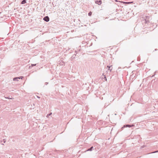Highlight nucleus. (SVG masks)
<instances>
[{"instance_id": "4be33fe9", "label": "nucleus", "mask_w": 158, "mask_h": 158, "mask_svg": "<svg viewBox=\"0 0 158 158\" xmlns=\"http://www.w3.org/2000/svg\"><path fill=\"white\" fill-rule=\"evenodd\" d=\"M116 2H118V1L117 0H116L115 1Z\"/></svg>"}, {"instance_id": "39448f33", "label": "nucleus", "mask_w": 158, "mask_h": 158, "mask_svg": "<svg viewBox=\"0 0 158 158\" xmlns=\"http://www.w3.org/2000/svg\"><path fill=\"white\" fill-rule=\"evenodd\" d=\"M94 149V147L93 146L91 147L90 148L88 149L86 151H92Z\"/></svg>"}, {"instance_id": "9b49d317", "label": "nucleus", "mask_w": 158, "mask_h": 158, "mask_svg": "<svg viewBox=\"0 0 158 158\" xmlns=\"http://www.w3.org/2000/svg\"><path fill=\"white\" fill-rule=\"evenodd\" d=\"M107 68H108V70H110V71H111V69H110V67L109 66H107Z\"/></svg>"}, {"instance_id": "0eeeda50", "label": "nucleus", "mask_w": 158, "mask_h": 158, "mask_svg": "<svg viewBox=\"0 0 158 158\" xmlns=\"http://www.w3.org/2000/svg\"><path fill=\"white\" fill-rule=\"evenodd\" d=\"M26 3V0H23L21 2V4H24Z\"/></svg>"}, {"instance_id": "1a4fd4ad", "label": "nucleus", "mask_w": 158, "mask_h": 158, "mask_svg": "<svg viewBox=\"0 0 158 158\" xmlns=\"http://www.w3.org/2000/svg\"><path fill=\"white\" fill-rule=\"evenodd\" d=\"M92 12L91 11H90L88 13V15L89 16H91L92 15Z\"/></svg>"}, {"instance_id": "f257e3e1", "label": "nucleus", "mask_w": 158, "mask_h": 158, "mask_svg": "<svg viewBox=\"0 0 158 158\" xmlns=\"http://www.w3.org/2000/svg\"><path fill=\"white\" fill-rule=\"evenodd\" d=\"M151 19L152 18L151 17H149L145 15H144L142 18L141 20L142 21H143L144 23H150V21Z\"/></svg>"}, {"instance_id": "7ed1b4c3", "label": "nucleus", "mask_w": 158, "mask_h": 158, "mask_svg": "<svg viewBox=\"0 0 158 158\" xmlns=\"http://www.w3.org/2000/svg\"><path fill=\"white\" fill-rule=\"evenodd\" d=\"M44 21L46 22H48L49 21V18L48 16H46L43 19Z\"/></svg>"}, {"instance_id": "5701e85b", "label": "nucleus", "mask_w": 158, "mask_h": 158, "mask_svg": "<svg viewBox=\"0 0 158 158\" xmlns=\"http://www.w3.org/2000/svg\"><path fill=\"white\" fill-rule=\"evenodd\" d=\"M52 114V113H51L50 114V115H51V114Z\"/></svg>"}, {"instance_id": "6e6552de", "label": "nucleus", "mask_w": 158, "mask_h": 158, "mask_svg": "<svg viewBox=\"0 0 158 158\" xmlns=\"http://www.w3.org/2000/svg\"><path fill=\"white\" fill-rule=\"evenodd\" d=\"M122 2L123 4H130V3H129V2Z\"/></svg>"}, {"instance_id": "ddd939ff", "label": "nucleus", "mask_w": 158, "mask_h": 158, "mask_svg": "<svg viewBox=\"0 0 158 158\" xmlns=\"http://www.w3.org/2000/svg\"><path fill=\"white\" fill-rule=\"evenodd\" d=\"M3 142H4V143H5L6 141V140H5V139H4L3 140Z\"/></svg>"}, {"instance_id": "f03ea898", "label": "nucleus", "mask_w": 158, "mask_h": 158, "mask_svg": "<svg viewBox=\"0 0 158 158\" xmlns=\"http://www.w3.org/2000/svg\"><path fill=\"white\" fill-rule=\"evenodd\" d=\"M23 78V77L22 76H20L19 77H14L13 78V81H18L19 79H22Z\"/></svg>"}, {"instance_id": "9d476101", "label": "nucleus", "mask_w": 158, "mask_h": 158, "mask_svg": "<svg viewBox=\"0 0 158 158\" xmlns=\"http://www.w3.org/2000/svg\"><path fill=\"white\" fill-rule=\"evenodd\" d=\"M36 65V64H32L31 66H34Z\"/></svg>"}, {"instance_id": "6ab92c4d", "label": "nucleus", "mask_w": 158, "mask_h": 158, "mask_svg": "<svg viewBox=\"0 0 158 158\" xmlns=\"http://www.w3.org/2000/svg\"><path fill=\"white\" fill-rule=\"evenodd\" d=\"M105 80H106V77H105Z\"/></svg>"}, {"instance_id": "20e7f679", "label": "nucleus", "mask_w": 158, "mask_h": 158, "mask_svg": "<svg viewBox=\"0 0 158 158\" xmlns=\"http://www.w3.org/2000/svg\"><path fill=\"white\" fill-rule=\"evenodd\" d=\"M134 126V125H132V126H131L129 124H127V125H124L123 127H122V128H123L125 127H130L132 126Z\"/></svg>"}, {"instance_id": "f8f14e48", "label": "nucleus", "mask_w": 158, "mask_h": 158, "mask_svg": "<svg viewBox=\"0 0 158 158\" xmlns=\"http://www.w3.org/2000/svg\"><path fill=\"white\" fill-rule=\"evenodd\" d=\"M5 98H8V99H12V98H10V97H7H7H5Z\"/></svg>"}, {"instance_id": "423d86ee", "label": "nucleus", "mask_w": 158, "mask_h": 158, "mask_svg": "<svg viewBox=\"0 0 158 158\" xmlns=\"http://www.w3.org/2000/svg\"><path fill=\"white\" fill-rule=\"evenodd\" d=\"M96 4H98V5H100L102 3V2L101 0L97 1L95 2Z\"/></svg>"}, {"instance_id": "a211bd4d", "label": "nucleus", "mask_w": 158, "mask_h": 158, "mask_svg": "<svg viewBox=\"0 0 158 158\" xmlns=\"http://www.w3.org/2000/svg\"><path fill=\"white\" fill-rule=\"evenodd\" d=\"M50 115V114H48L47 115V117H48V116H49Z\"/></svg>"}, {"instance_id": "b1692460", "label": "nucleus", "mask_w": 158, "mask_h": 158, "mask_svg": "<svg viewBox=\"0 0 158 158\" xmlns=\"http://www.w3.org/2000/svg\"><path fill=\"white\" fill-rule=\"evenodd\" d=\"M0 13H1L0 12Z\"/></svg>"}, {"instance_id": "412c9836", "label": "nucleus", "mask_w": 158, "mask_h": 158, "mask_svg": "<svg viewBox=\"0 0 158 158\" xmlns=\"http://www.w3.org/2000/svg\"><path fill=\"white\" fill-rule=\"evenodd\" d=\"M138 60H139V58H138Z\"/></svg>"}, {"instance_id": "f3484780", "label": "nucleus", "mask_w": 158, "mask_h": 158, "mask_svg": "<svg viewBox=\"0 0 158 158\" xmlns=\"http://www.w3.org/2000/svg\"><path fill=\"white\" fill-rule=\"evenodd\" d=\"M37 98H40V97L39 96H37Z\"/></svg>"}, {"instance_id": "4468645a", "label": "nucleus", "mask_w": 158, "mask_h": 158, "mask_svg": "<svg viewBox=\"0 0 158 158\" xmlns=\"http://www.w3.org/2000/svg\"><path fill=\"white\" fill-rule=\"evenodd\" d=\"M48 84V82H46V83H45V85H47V84Z\"/></svg>"}, {"instance_id": "2eb2a0df", "label": "nucleus", "mask_w": 158, "mask_h": 158, "mask_svg": "<svg viewBox=\"0 0 158 158\" xmlns=\"http://www.w3.org/2000/svg\"><path fill=\"white\" fill-rule=\"evenodd\" d=\"M133 2H129V3H130V4L132 3Z\"/></svg>"}, {"instance_id": "aec40b11", "label": "nucleus", "mask_w": 158, "mask_h": 158, "mask_svg": "<svg viewBox=\"0 0 158 158\" xmlns=\"http://www.w3.org/2000/svg\"><path fill=\"white\" fill-rule=\"evenodd\" d=\"M138 60H139V58H138Z\"/></svg>"}, {"instance_id": "dca6fc26", "label": "nucleus", "mask_w": 158, "mask_h": 158, "mask_svg": "<svg viewBox=\"0 0 158 158\" xmlns=\"http://www.w3.org/2000/svg\"><path fill=\"white\" fill-rule=\"evenodd\" d=\"M158 152V151H155V152H153V153H156V152Z\"/></svg>"}]
</instances>
